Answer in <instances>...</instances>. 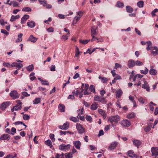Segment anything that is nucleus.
<instances>
[{"instance_id": "1", "label": "nucleus", "mask_w": 158, "mask_h": 158, "mask_svg": "<svg viewBox=\"0 0 158 158\" xmlns=\"http://www.w3.org/2000/svg\"><path fill=\"white\" fill-rule=\"evenodd\" d=\"M120 120V117L118 115L110 117L108 120V122H110L113 127H115L116 124L118 123Z\"/></svg>"}, {"instance_id": "2", "label": "nucleus", "mask_w": 158, "mask_h": 158, "mask_svg": "<svg viewBox=\"0 0 158 158\" xmlns=\"http://www.w3.org/2000/svg\"><path fill=\"white\" fill-rule=\"evenodd\" d=\"M10 95L13 99L18 98L19 96V94L15 90L12 91L10 93Z\"/></svg>"}, {"instance_id": "3", "label": "nucleus", "mask_w": 158, "mask_h": 158, "mask_svg": "<svg viewBox=\"0 0 158 158\" xmlns=\"http://www.w3.org/2000/svg\"><path fill=\"white\" fill-rule=\"evenodd\" d=\"M71 146L69 144L66 145L64 144H62L59 146V148L62 151L67 150L70 148Z\"/></svg>"}, {"instance_id": "4", "label": "nucleus", "mask_w": 158, "mask_h": 158, "mask_svg": "<svg viewBox=\"0 0 158 158\" xmlns=\"http://www.w3.org/2000/svg\"><path fill=\"white\" fill-rule=\"evenodd\" d=\"M121 124L124 127H129L131 125L130 121L127 119H125L121 121Z\"/></svg>"}, {"instance_id": "5", "label": "nucleus", "mask_w": 158, "mask_h": 158, "mask_svg": "<svg viewBox=\"0 0 158 158\" xmlns=\"http://www.w3.org/2000/svg\"><path fill=\"white\" fill-rule=\"evenodd\" d=\"M152 152V156H155V158H156L157 156H158V147L156 148L152 147L151 149Z\"/></svg>"}, {"instance_id": "6", "label": "nucleus", "mask_w": 158, "mask_h": 158, "mask_svg": "<svg viewBox=\"0 0 158 158\" xmlns=\"http://www.w3.org/2000/svg\"><path fill=\"white\" fill-rule=\"evenodd\" d=\"M77 129L79 133L82 134L85 132V129L82 127V126L79 123L76 124Z\"/></svg>"}, {"instance_id": "7", "label": "nucleus", "mask_w": 158, "mask_h": 158, "mask_svg": "<svg viewBox=\"0 0 158 158\" xmlns=\"http://www.w3.org/2000/svg\"><path fill=\"white\" fill-rule=\"evenodd\" d=\"M69 126V123L68 122H66L62 126L60 125L58 126L59 128L62 130H66L68 129Z\"/></svg>"}, {"instance_id": "8", "label": "nucleus", "mask_w": 158, "mask_h": 158, "mask_svg": "<svg viewBox=\"0 0 158 158\" xmlns=\"http://www.w3.org/2000/svg\"><path fill=\"white\" fill-rule=\"evenodd\" d=\"M97 28L95 29L93 27H92L91 29V35L92 37V39L91 40V41L93 42L95 40H94V39L95 38V35H97L98 33L96 31Z\"/></svg>"}, {"instance_id": "9", "label": "nucleus", "mask_w": 158, "mask_h": 158, "mask_svg": "<svg viewBox=\"0 0 158 158\" xmlns=\"http://www.w3.org/2000/svg\"><path fill=\"white\" fill-rule=\"evenodd\" d=\"M94 100L103 103L104 102L105 99L102 97H101L99 96L96 95L94 97Z\"/></svg>"}, {"instance_id": "10", "label": "nucleus", "mask_w": 158, "mask_h": 158, "mask_svg": "<svg viewBox=\"0 0 158 158\" xmlns=\"http://www.w3.org/2000/svg\"><path fill=\"white\" fill-rule=\"evenodd\" d=\"M10 1V0H8L6 3V4H9L11 6L13 4V6L14 7H18L19 6V4L18 2H16L15 1H12L10 2V3H9V2Z\"/></svg>"}, {"instance_id": "11", "label": "nucleus", "mask_w": 158, "mask_h": 158, "mask_svg": "<svg viewBox=\"0 0 158 158\" xmlns=\"http://www.w3.org/2000/svg\"><path fill=\"white\" fill-rule=\"evenodd\" d=\"M10 102H3L0 106V108L2 110H4L7 108L10 105Z\"/></svg>"}, {"instance_id": "12", "label": "nucleus", "mask_w": 158, "mask_h": 158, "mask_svg": "<svg viewBox=\"0 0 158 158\" xmlns=\"http://www.w3.org/2000/svg\"><path fill=\"white\" fill-rule=\"evenodd\" d=\"M73 144L76 148L79 150L80 149L81 143L80 141L79 140L75 141L73 142Z\"/></svg>"}, {"instance_id": "13", "label": "nucleus", "mask_w": 158, "mask_h": 158, "mask_svg": "<svg viewBox=\"0 0 158 158\" xmlns=\"http://www.w3.org/2000/svg\"><path fill=\"white\" fill-rule=\"evenodd\" d=\"M118 144V143L117 142H113L110 144L108 148L110 150H113L115 148Z\"/></svg>"}, {"instance_id": "14", "label": "nucleus", "mask_w": 158, "mask_h": 158, "mask_svg": "<svg viewBox=\"0 0 158 158\" xmlns=\"http://www.w3.org/2000/svg\"><path fill=\"white\" fill-rule=\"evenodd\" d=\"M38 40V38L34 36L33 35H31L27 39V41H31L33 43H35Z\"/></svg>"}, {"instance_id": "15", "label": "nucleus", "mask_w": 158, "mask_h": 158, "mask_svg": "<svg viewBox=\"0 0 158 158\" xmlns=\"http://www.w3.org/2000/svg\"><path fill=\"white\" fill-rule=\"evenodd\" d=\"M10 136L9 135L4 134L1 136L0 139L1 140H9L10 139Z\"/></svg>"}, {"instance_id": "16", "label": "nucleus", "mask_w": 158, "mask_h": 158, "mask_svg": "<svg viewBox=\"0 0 158 158\" xmlns=\"http://www.w3.org/2000/svg\"><path fill=\"white\" fill-rule=\"evenodd\" d=\"M129 68L134 67L135 65V61L132 60H128L127 64Z\"/></svg>"}, {"instance_id": "17", "label": "nucleus", "mask_w": 158, "mask_h": 158, "mask_svg": "<svg viewBox=\"0 0 158 158\" xmlns=\"http://www.w3.org/2000/svg\"><path fill=\"white\" fill-rule=\"evenodd\" d=\"M142 87L143 88L145 89L147 91H150V87L147 81H145L144 82V84H143L142 85Z\"/></svg>"}, {"instance_id": "18", "label": "nucleus", "mask_w": 158, "mask_h": 158, "mask_svg": "<svg viewBox=\"0 0 158 158\" xmlns=\"http://www.w3.org/2000/svg\"><path fill=\"white\" fill-rule=\"evenodd\" d=\"M116 98H120L123 94V92L120 89H118L115 92Z\"/></svg>"}, {"instance_id": "19", "label": "nucleus", "mask_w": 158, "mask_h": 158, "mask_svg": "<svg viewBox=\"0 0 158 158\" xmlns=\"http://www.w3.org/2000/svg\"><path fill=\"white\" fill-rule=\"evenodd\" d=\"M128 155L131 157L133 158L134 157H136V158L138 157L137 155L135 154L133 151L130 150L127 153Z\"/></svg>"}, {"instance_id": "20", "label": "nucleus", "mask_w": 158, "mask_h": 158, "mask_svg": "<svg viewBox=\"0 0 158 158\" xmlns=\"http://www.w3.org/2000/svg\"><path fill=\"white\" fill-rule=\"evenodd\" d=\"M29 17V16L28 15H24L21 18V23L22 24L25 23Z\"/></svg>"}, {"instance_id": "21", "label": "nucleus", "mask_w": 158, "mask_h": 158, "mask_svg": "<svg viewBox=\"0 0 158 158\" xmlns=\"http://www.w3.org/2000/svg\"><path fill=\"white\" fill-rule=\"evenodd\" d=\"M58 108L61 112H64L65 110V106L62 104H60L58 106Z\"/></svg>"}, {"instance_id": "22", "label": "nucleus", "mask_w": 158, "mask_h": 158, "mask_svg": "<svg viewBox=\"0 0 158 158\" xmlns=\"http://www.w3.org/2000/svg\"><path fill=\"white\" fill-rule=\"evenodd\" d=\"M151 53L154 56L157 55L158 54V48L156 46L153 47Z\"/></svg>"}, {"instance_id": "23", "label": "nucleus", "mask_w": 158, "mask_h": 158, "mask_svg": "<svg viewBox=\"0 0 158 158\" xmlns=\"http://www.w3.org/2000/svg\"><path fill=\"white\" fill-rule=\"evenodd\" d=\"M99 113L101 114L103 117L104 118H105L106 117V114L105 111L101 109L98 110Z\"/></svg>"}, {"instance_id": "24", "label": "nucleus", "mask_w": 158, "mask_h": 158, "mask_svg": "<svg viewBox=\"0 0 158 158\" xmlns=\"http://www.w3.org/2000/svg\"><path fill=\"white\" fill-rule=\"evenodd\" d=\"M98 104L96 102L93 103L91 106V109L92 110H95L97 109L98 107Z\"/></svg>"}, {"instance_id": "25", "label": "nucleus", "mask_w": 158, "mask_h": 158, "mask_svg": "<svg viewBox=\"0 0 158 158\" xmlns=\"http://www.w3.org/2000/svg\"><path fill=\"white\" fill-rule=\"evenodd\" d=\"M27 26L31 28L34 27L35 25V23L33 21L27 22Z\"/></svg>"}, {"instance_id": "26", "label": "nucleus", "mask_w": 158, "mask_h": 158, "mask_svg": "<svg viewBox=\"0 0 158 158\" xmlns=\"http://www.w3.org/2000/svg\"><path fill=\"white\" fill-rule=\"evenodd\" d=\"M20 17V16L19 15H12L10 19V21L11 22H13L16 19H18Z\"/></svg>"}, {"instance_id": "27", "label": "nucleus", "mask_w": 158, "mask_h": 158, "mask_svg": "<svg viewBox=\"0 0 158 158\" xmlns=\"http://www.w3.org/2000/svg\"><path fill=\"white\" fill-rule=\"evenodd\" d=\"M133 143L135 146L138 147L141 145V143L139 140H135L133 141Z\"/></svg>"}, {"instance_id": "28", "label": "nucleus", "mask_w": 158, "mask_h": 158, "mask_svg": "<svg viewBox=\"0 0 158 158\" xmlns=\"http://www.w3.org/2000/svg\"><path fill=\"white\" fill-rule=\"evenodd\" d=\"M116 6L118 7L122 8L124 6V4L123 2L118 1L117 2Z\"/></svg>"}, {"instance_id": "29", "label": "nucleus", "mask_w": 158, "mask_h": 158, "mask_svg": "<svg viewBox=\"0 0 158 158\" xmlns=\"http://www.w3.org/2000/svg\"><path fill=\"white\" fill-rule=\"evenodd\" d=\"M81 17L80 16H79L78 15L74 17L73 21V24H76L77 21L79 20L80 18Z\"/></svg>"}, {"instance_id": "30", "label": "nucleus", "mask_w": 158, "mask_h": 158, "mask_svg": "<svg viewBox=\"0 0 158 158\" xmlns=\"http://www.w3.org/2000/svg\"><path fill=\"white\" fill-rule=\"evenodd\" d=\"M45 143L48 146L50 147L51 148L52 146V143L50 139H48L45 142Z\"/></svg>"}, {"instance_id": "31", "label": "nucleus", "mask_w": 158, "mask_h": 158, "mask_svg": "<svg viewBox=\"0 0 158 158\" xmlns=\"http://www.w3.org/2000/svg\"><path fill=\"white\" fill-rule=\"evenodd\" d=\"M99 79L101 80L102 82L103 83H106L108 81V79L107 78L103 77L100 76L99 77Z\"/></svg>"}, {"instance_id": "32", "label": "nucleus", "mask_w": 158, "mask_h": 158, "mask_svg": "<svg viewBox=\"0 0 158 158\" xmlns=\"http://www.w3.org/2000/svg\"><path fill=\"white\" fill-rule=\"evenodd\" d=\"M126 10L128 13H131L133 11V9L130 6H126Z\"/></svg>"}, {"instance_id": "33", "label": "nucleus", "mask_w": 158, "mask_h": 158, "mask_svg": "<svg viewBox=\"0 0 158 158\" xmlns=\"http://www.w3.org/2000/svg\"><path fill=\"white\" fill-rule=\"evenodd\" d=\"M147 46L146 48V49L148 51L150 50V48H152V44L150 41H148L147 42Z\"/></svg>"}, {"instance_id": "34", "label": "nucleus", "mask_w": 158, "mask_h": 158, "mask_svg": "<svg viewBox=\"0 0 158 158\" xmlns=\"http://www.w3.org/2000/svg\"><path fill=\"white\" fill-rule=\"evenodd\" d=\"M23 35V34L22 33H20V34L18 35V38L16 40V42H21L22 41V36Z\"/></svg>"}, {"instance_id": "35", "label": "nucleus", "mask_w": 158, "mask_h": 158, "mask_svg": "<svg viewBox=\"0 0 158 158\" xmlns=\"http://www.w3.org/2000/svg\"><path fill=\"white\" fill-rule=\"evenodd\" d=\"M150 73L153 75H155L157 74V72L155 69H151L149 70Z\"/></svg>"}, {"instance_id": "36", "label": "nucleus", "mask_w": 158, "mask_h": 158, "mask_svg": "<svg viewBox=\"0 0 158 158\" xmlns=\"http://www.w3.org/2000/svg\"><path fill=\"white\" fill-rule=\"evenodd\" d=\"M28 71L31 72L33 70L34 68L33 65L32 64L27 66L26 68Z\"/></svg>"}, {"instance_id": "37", "label": "nucleus", "mask_w": 158, "mask_h": 158, "mask_svg": "<svg viewBox=\"0 0 158 158\" xmlns=\"http://www.w3.org/2000/svg\"><path fill=\"white\" fill-rule=\"evenodd\" d=\"M72 153L71 152H68L65 154V158H72L73 157Z\"/></svg>"}, {"instance_id": "38", "label": "nucleus", "mask_w": 158, "mask_h": 158, "mask_svg": "<svg viewBox=\"0 0 158 158\" xmlns=\"http://www.w3.org/2000/svg\"><path fill=\"white\" fill-rule=\"evenodd\" d=\"M144 2L143 1H140L137 3V6L139 8H142L143 6Z\"/></svg>"}, {"instance_id": "39", "label": "nucleus", "mask_w": 158, "mask_h": 158, "mask_svg": "<svg viewBox=\"0 0 158 158\" xmlns=\"http://www.w3.org/2000/svg\"><path fill=\"white\" fill-rule=\"evenodd\" d=\"M75 56L77 57H78L79 55L80 54V52L79 51V49L76 46L75 49Z\"/></svg>"}, {"instance_id": "40", "label": "nucleus", "mask_w": 158, "mask_h": 158, "mask_svg": "<svg viewBox=\"0 0 158 158\" xmlns=\"http://www.w3.org/2000/svg\"><path fill=\"white\" fill-rule=\"evenodd\" d=\"M40 101V98H36L33 101V103L34 104H36L39 103Z\"/></svg>"}, {"instance_id": "41", "label": "nucleus", "mask_w": 158, "mask_h": 158, "mask_svg": "<svg viewBox=\"0 0 158 158\" xmlns=\"http://www.w3.org/2000/svg\"><path fill=\"white\" fill-rule=\"evenodd\" d=\"M143 65V63L139 60L135 61V65L137 66H141Z\"/></svg>"}, {"instance_id": "42", "label": "nucleus", "mask_w": 158, "mask_h": 158, "mask_svg": "<svg viewBox=\"0 0 158 158\" xmlns=\"http://www.w3.org/2000/svg\"><path fill=\"white\" fill-rule=\"evenodd\" d=\"M89 90L91 92L95 93V86L93 85H90L89 88Z\"/></svg>"}, {"instance_id": "43", "label": "nucleus", "mask_w": 158, "mask_h": 158, "mask_svg": "<svg viewBox=\"0 0 158 158\" xmlns=\"http://www.w3.org/2000/svg\"><path fill=\"white\" fill-rule=\"evenodd\" d=\"M135 114L134 113H131L128 114L127 116V118H132L134 117Z\"/></svg>"}, {"instance_id": "44", "label": "nucleus", "mask_w": 158, "mask_h": 158, "mask_svg": "<svg viewBox=\"0 0 158 158\" xmlns=\"http://www.w3.org/2000/svg\"><path fill=\"white\" fill-rule=\"evenodd\" d=\"M90 41V40H80L79 41L80 43L85 44L88 43Z\"/></svg>"}, {"instance_id": "45", "label": "nucleus", "mask_w": 158, "mask_h": 158, "mask_svg": "<svg viewBox=\"0 0 158 158\" xmlns=\"http://www.w3.org/2000/svg\"><path fill=\"white\" fill-rule=\"evenodd\" d=\"M38 1L42 5L44 6L47 3V2L45 0H39Z\"/></svg>"}, {"instance_id": "46", "label": "nucleus", "mask_w": 158, "mask_h": 158, "mask_svg": "<svg viewBox=\"0 0 158 158\" xmlns=\"http://www.w3.org/2000/svg\"><path fill=\"white\" fill-rule=\"evenodd\" d=\"M23 11L29 12L31 11V9L29 7H25L23 8L22 10Z\"/></svg>"}, {"instance_id": "47", "label": "nucleus", "mask_w": 158, "mask_h": 158, "mask_svg": "<svg viewBox=\"0 0 158 158\" xmlns=\"http://www.w3.org/2000/svg\"><path fill=\"white\" fill-rule=\"evenodd\" d=\"M89 87V85L88 84H85L83 83L82 84L81 88H84L85 90H88Z\"/></svg>"}, {"instance_id": "48", "label": "nucleus", "mask_w": 158, "mask_h": 158, "mask_svg": "<svg viewBox=\"0 0 158 158\" xmlns=\"http://www.w3.org/2000/svg\"><path fill=\"white\" fill-rule=\"evenodd\" d=\"M148 72V70L147 68H145V69L144 70H140V73L141 74H147Z\"/></svg>"}, {"instance_id": "49", "label": "nucleus", "mask_w": 158, "mask_h": 158, "mask_svg": "<svg viewBox=\"0 0 158 158\" xmlns=\"http://www.w3.org/2000/svg\"><path fill=\"white\" fill-rule=\"evenodd\" d=\"M23 119L24 120H27L29 119L30 116L28 115L27 114H24L23 115Z\"/></svg>"}, {"instance_id": "50", "label": "nucleus", "mask_w": 158, "mask_h": 158, "mask_svg": "<svg viewBox=\"0 0 158 158\" xmlns=\"http://www.w3.org/2000/svg\"><path fill=\"white\" fill-rule=\"evenodd\" d=\"M70 119L74 122H77L78 121V119L76 117H71L70 118Z\"/></svg>"}, {"instance_id": "51", "label": "nucleus", "mask_w": 158, "mask_h": 158, "mask_svg": "<svg viewBox=\"0 0 158 158\" xmlns=\"http://www.w3.org/2000/svg\"><path fill=\"white\" fill-rule=\"evenodd\" d=\"M35 73L33 72L31 73L30 74V79L31 81L34 80L35 78V77L34 76Z\"/></svg>"}, {"instance_id": "52", "label": "nucleus", "mask_w": 158, "mask_h": 158, "mask_svg": "<svg viewBox=\"0 0 158 158\" xmlns=\"http://www.w3.org/2000/svg\"><path fill=\"white\" fill-rule=\"evenodd\" d=\"M14 108L15 109V110H20L21 109L22 107L21 105H17L16 106H14Z\"/></svg>"}, {"instance_id": "53", "label": "nucleus", "mask_w": 158, "mask_h": 158, "mask_svg": "<svg viewBox=\"0 0 158 158\" xmlns=\"http://www.w3.org/2000/svg\"><path fill=\"white\" fill-rule=\"evenodd\" d=\"M151 127V126H147L145 127V128H144V130L146 132H148L150 130Z\"/></svg>"}, {"instance_id": "54", "label": "nucleus", "mask_w": 158, "mask_h": 158, "mask_svg": "<svg viewBox=\"0 0 158 158\" xmlns=\"http://www.w3.org/2000/svg\"><path fill=\"white\" fill-rule=\"evenodd\" d=\"M85 118L88 121L91 122L92 120V118L90 116L86 115L85 117Z\"/></svg>"}, {"instance_id": "55", "label": "nucleus", "mask_w": 158, "mask_h": 158, "mask_svg": "<svg viewBox=\"0 0 158 158\" xmlns=\"http://www.w3.org/2000/svg\"><path fill=\"white\" fill-rule=\"evenodd\" d=\"M49 136L52 142H54L55 141V139L54 138V134H50Z\"/></svg>"}, {"instance_id": "56", "label": "nucleus", "mask_w": 158, "mask_h": 158, "mask_svg": "<svg viewBox=\"0 0 158 158\" xmlns=\"http://www.w3.org/2000/svg\"><path fill=\"white\" fill-rule=\"evenodd\" d=\"M139 101L142 104H144V99L142 97H140L138 98Z\"/></svg>"}, {"instance_id": "57", "label": "nucleus", "mask_w": 158, "mask_h": 158, "mask_svg": "<svg viewBox=\"0 0 158 158\" xmlns=\"http://www.w3.org/2000/svg\"><path fill=\"white\" fill-rule=\"evenodd\" d=\"M23 66V65L21 63H17V66H16V69H17L18 70L20 69Z\"/></svg>"}, {"instance_id": "58", "label": "nucleus", "mask_w": 158, "mask_h": 158, "mask_svg": "<svg viewBox=\"0 0 158 158\" xmlns=\"http://www.w3.org/2000/svg\"><path fill=\"white\" fill-rule=\"evenodd\" d=\"M22 95L25 97H27L30 96V94H28L26 92H23L22 93Z\"/></svg>"}, {"instance_id": "59", "label": "nucleus", "mask_w": 158, "mask_h": 158, "mask_svg": "<svg viewBox=\"0 0 158 158\" xmlns=\"http://www.w3.org/2000/svg\"><path fill=\"white\" fill-rule=\"evenodd\" d=\"M158 12V9H155L151 13L153 17H154L156 15L155 13Z\"/></svg>"}, {"instance_id": "60", "label": "nucleus", "mask_w": 158, "mask_h": 158, "mask_svg": "<svg viewBox=\"0 0 158 158\" xmlns=\"http://www.w3.org/2000/svg\"><path fill=\"white\" fill-rule=\"evenodd\" d=\"M1 32V33L6 34V35H8L9 34V32L5 29H2Z\"/></svg>"}, {"instance_id": "61", "label": "nucleus", "mask_w": 158, "mask_h": 158, "mask_svg": "<svg viewBox=\"0 0 158 158\" xmlns=\"http://www.w3.org/2000/svg\"><path fill=\"white\" fill-rule=\"evenodd\" d=\"M77 118H80L81 120L83 121L85 120V117L84 116H81L80 114L79 113L78 115L77 116Z\"/></svg>"}, {"instance_id": "62", "label": "nucleus", "mask_w": 158, "mask_h": 158, "mask_svg": "<svg viewBox=\"0 0 158 158\" xmlns=\"http://www.w3.org/2000/svg\"><path fill=\"white\" fill-rule=\"evenodd\" d=\"M56 67L54 65H52L50 67V70L52 71H55Z\"/></svg>"}, {"instance_id": "63", "label": "nucleus", "mask_w": 158, "mask_h": 158, "mask_svg": "<svg viewBox=\"0 0 158 158\" xmlns=\"http://www.w3.org/2000/svg\"><path fill=\"white\" fill-rule=\"evenodd\" d=\"M42 84L43 85H49V83L48 81H43L41 82Z\"/></svg>"}, {"instance_id": "64", "label": "nucleus", "mask_w": 158, "mask_h": 158, "mask_svg": "<svg viewBox=\"0 0 158 158\" xmlns=\"http://www.w3.org/2000/svg\"><path fill=\"white\" fill-rule=\"evenodd\" d=\"M115 68H114L116 69H117L118 68H121L122 66L120 64L116 63L115 64Z\"/></svg>"}]
</instances>
